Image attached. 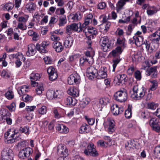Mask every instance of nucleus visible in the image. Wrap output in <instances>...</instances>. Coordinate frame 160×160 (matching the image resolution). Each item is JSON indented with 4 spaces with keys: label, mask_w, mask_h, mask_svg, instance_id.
Wrapping results in <instances>:
<instances>
[{
    "label": "nucleus",
    "mask_w": 160,
    "mask_h": 160,
    "mask_svg": "<svg viewBox=\"0 0 160 160\" xmlns=\"http://www.w3.org/2000/svg\"><path fill=\"white\" fill-rule=\"evenodd\" d=\"M5 96L7 99L9 100H11L14 98V95L13 89L9 88L5 94Z\"/></svg>",
    "instance_id": "30"
},
{
    "label": "nucleus",
    "mask_w": 160,
    "mask_h": 160,
    "mask_svg": "<svg viewBox=\"0 0 160 160\" xmlns=\"http://www.w3.org/2000/svg\"><path fill=\"white\" fill-rule=\"evenodd\" d=\"M89 102L90 100L89 98L83 99L82 101H81L80 103V107L82 108H84L89 103Z\"/></svg>",
    "instance_id": "45"
},
{
    "label": "nucleus",
    "mask_w": 160,
    "mask_h": 160,
    "mask_svg": "<svg viewBox=\"0 0 160 160\" xmlns=\"http://www.w3.org/2000/svg\"><path fill=\"white\" fill-rule=\"evenodd\" d=\"M33 152L32 149L27 147L21 150L18 154L19 157L22 159H25L29 157Z\"/></svg>",
    "instance_id": "8"
},
{
    "label": "nucleus",
    "mask_w": 160,
    "mask_h": 160,
    "mask_svg": "<svg viewBox=\"0 0 160 160\" xmlns=\"http://www.w3.org/2000/svg\"><path fill=\"white\" fill-rule=\"evenodd\" d=\"M68 93L73 97H75L78 96L79 92L78 90L74 87H71L67 91Z\"/></svg>",
    "instance_id": "23"
},
{
    "label": "nucleus",
    "mask_w": 160,
    "mask_h": 160,
    "mask_svg": "<svg viewBox=\"0 0 160 160\" xmlns=\"http://www.w3.org/2000/svg\"><path fill=\"white\" fill-rule=\"evenodd\" d=\"M20 132L24 133L27 135H28L30 133L29 129V127L28 126H25L23 127H21L19 129Z\"/></svg>",
    "instance_id": "42"
},
{
    "label": "nucleus",
    "mask_w": 160,
    "mask_h": 160,
    "mask_svg": "<svg viewBox=\"0 0 160 160\" xmlns=\"http://www.w3.org/2000/svg\"><path fill=\"white\" fill-rule=\"evenodd\" d=\"M93 18V16L92 13L87 14L84 17V23L82 24L80 23L79 28H80V29H82V28H84V27L88 25L90 22H92V19Z\"/></svg>",
    "instance_id": "14"
},
{
    "label": "nucleus",
    "mask_w": 160,
    "mask_h": 160,
    "mask_svg": "<svg viewBox=\"0 0 160 160\" xmlns=\"http://www.w3.org/2000/svg\"><path fill=\"white\" fill-rule=\"evenodd\" d=\"M80 77L79 75L77 73H73L70 75L68 78V81L70 85L75 84L76 85L80 83Z\"/></svg>",
    "instance_id": "9"
},
{
    "label": "nucleus",
    "mask_w": 160,
    "mask_h": 160,
    "mask_svg": "<svg viewBox=\"0 0 160 160\" xmlns=\"http://www.w3.org/2000/svg\"><path fill=\"white\" fill-rule=\"evenodd\" d=\"M23 58L22 59V58H19L16 60L15 63V67L16 68H19L22 64V61L24 62L26 60V58L23 56Z\"/></svg>",
    "instance_id": "39"
},
{
    "label": "nucleus",
    "mask_w": 160,
    "mask_h": 160,
    "mask_svg": "<svg viewBox=\"0 0 160 160\" xmlns=\"http://www.w3.org/2000/svg\"><path fill=\"white\" fill-rule=\"evenodd\" d=\"M126 4V2L122 0H119L116 4V9L117 13H119L123 9V6Z\"/></svg>",
    "instance_id": "29"
},
{
    "label": "nucleus",
    "mask_w": 160,
    "mask_h": 160,
    "mask_svg": "<svg viewBox=\"0 0 160 160\" xmlns=\"http://www.w3.org/2000/svg\"><path fill=\"white\" fill-rule=\"evenodd\" d=\"M79 54H78L72 55L69 56V60L70 62H72L77 59L79 57Z\"/></svg>",
    "instance_id": "63"
},
{
    "label": "nucleus",
    "mask_w": 160,
    "mask_h": 160,
    "mask_svg": "<svg viewBox=\"0 0 160 160\" xmlns=\"http://www.w3.org/2000/svg\"><path fill=\"white\" fill-rule=\"evenodd\" d=\"M47 72L48 74V75L57 72V70L53 66H50L49 67L47 70Z\"/></svg>",
    "instance_id": "54"
},
{
    "label": "nucleus",
    "mask_w": 160,
    "mask_h": 160,
    "mask_svg": "<svg viewBox=\"0 0 160 160\" xmlns=\"http://www.w3.org/2000/svg\"><path fill=\"white\" fill-rule=\"evenodd\" d=\"M81 13L78 12L75 14H71L68 16V20L69 22H77L78 20L79 16H80Z\"/></svg>",
    "instance_id": "21"
},
{
    "label": "nucleus",
    "mask_w": 160,
    "mask_h": 160,
    "mask_svg": "<svg viewBox=\"0 0 160 160\" xmlns=\"http://www.w3.org/2000/svg\"><path fill=\"white\" fill-rule=\"evenodd\" d=\"M57 153L58 156L66 158L68 155V150L64 144H59L57 147Z\"/></svg>",
    "instance_id": "11"
},
{
    "label": "nucleus",
    "mask_w": 160,
    "mask_h": 160,
    "mask_svg": "<svg viewBox=\"0 0 160 160\" xmlns=\"http://www.w3.org/2000/svg\"><path fill=\"white\" fill-rule=\"evenodd\" d=\"M109 99L107 97H104L100 98L99 100V103L102 106H106L109 102Z\"/></svg>",
    "instance_id": "35"
},
{
    "label": "nucleus",
    "mask_w": 160,
    "mask_h": 160,
    "mask_svg": "<svg viewBox=\"0 0 160 160\" xmlns=\"http://www.w3.org/2000/svg\"><path fill=\"white\" fill-rule=\"evenodd\" d=\"M6 107L10 112L15 111L16 107V103L12 102L9 105L6 106Z\"/></svg>",
    "instance_id": "51"
},
{
    "label": "nucleus",
    "mask_w": 160,
    "mask_h": 160,
    "mask_svg": "<svg viewBox=\"0 0 160 160\" xmlns=\"http://www.w3.org/2000/svg\"><path fill=\"white\" fill-rule=\"evenodd\" d=\"M77 104V101L74 98L71 97H68L64 100V104L66 107H72Z\"/></svg>",
    "instance_id": "15"
},
{
    "label": "nucleus",
    "mask_w": 160,
    "mask_h": 160,
    "mask_svg": "<svg viewBox=\"0 0 160 160\" xmlns=\"http://www.w3.org/2000/svg\"><path fill=\"white\" fill-rule=\"evenodd\" d=\"M73 40L71 36L67 37L64 42L63 44L66 48H69L72 45Z\"/></svg>",
    "instance_id": "26"
},
{
    "label": "nucleus",
    "mask_w": 160,
    "mask_h": 160,
    "mask_svg": "<svg viewBox=\"0 0 160 160\" xmlns=\"http://www.w3.org/2000/svg\"><path fill=\"white\" fill-rule=\"evenodd\" d=\"M149 123L152 130L157 132H160V122L158 119L156 118H151L149 120Z\"/></svg>",
    "instance_id": "7"
},
{
    "label": "nucleus",
    "mask_w": 160,
    "mask_h": 160,
    "mask_svg": "<svg viewBox=\"0 0 160 160\" xmlns=\"http://www.w3.org/2000/svg\"><path fill=\"white\" fill-rule=\"evenodd\" d=\"M112 41L107 36H104L100 39L99 41L101 49L104 52L109 51L112 48Z\"/></svg>",
    "instance_id": "2"
},
{
    "label": "nucleus",
    "mask_w": 160,
    "mask_h": 160,
    "mask_svg": "<svg viewBox=\"0 0 160 160\" xmlns=\"http://www.w3.org/2000/svg\"><path fill=\"white\" fill-rule=\"evenodd\" d=\"M157 11V8L155 6H153L150 9L148 10L147 12L148 15L152 16L156 13Z\"/></svg>",
    "instance_id": "40"
},
{
    "label": "nucleus",
    "mask_w": 160,
    "mask_h": 160,
    "mask_svg": "<svg viewBox=\"0 0 160 160\" xmlns=\"http://www.w3.org/2000/svg\"><path fill=\"white\" fill-rule=\"evenodd\" d=\"M133 91L135 99L136 100H140L145 95L146 90L143 86L139 88L138 86L136 85L133 87Z\"/></svg>",
    "instance_id": "5"
},
{
    "label": "nucleus",
    "mask_w": 160,
    "mask_h": 160,
    "mask_svg": "<svg viewBox=\"0 0 160 160\" xmlns=\"http://www.w3.org/2000/svg\"><path fill=\"white\" fill-rule=\"evenodd\" d=\"M36 5L32 2H29L26 5V8L30 12H33L35 10Z\"/></svg>",
    "instance_id": "32"
},
{
    "label": "nucleus",
    "mask_w": 160,
    "mask_h": 160,
    "mask_svg": "<svg viewBox=\"0 0 160 160\" xmlns=\"http://www.w3.org/2000/svg\"><path fill=\"white\" fill-rule=\"evenodd\" d=\"M86 72L87 75L92 73H97V70L94 67H90L87 69Z\"/></svg>",
    "instance_id": "49"
},
{
    "label": "nucleus",
    "mask_w": 160,
    "mask_h": 160,
    "mask_svg": "<svg viewBox=\"0 0 160 160\" xmlns=\"http://www.w3.org/2000/svg\"><path fill=\"white\" fill-rule=\"evenodd\" d=\"M80 65L83 66L90 64L89 62V59L87 58L86 56H83L81 57L79 59Z\"/></svg>",
    "instance_id": "33"
},
{
    "label": "nucleus",
    "mask_w": 160,
    "mask_h": 160,
    "mask_svg": "<svg viewBox=\"0 0 160 160\" xmlns=\"http://www.w3.org/2000/svg\"><path fill=\"white\" fill-rule=\"evenodd\" d=\"M14 7L13 4L12 2H8L5 4L3 7L4 10H7L8 12L12 10Z\"/></svg>",
    "instance_id": "44"
},
{
    "label": "nucleus",
    "mask_w": 160,
    "mask_h": 160,
    "mask_svg": "<svg viewBox=\"0 0 160 160\" xmlns=\"http://www.w3.org/2000/svg\"><path fill=\"white\" fill-rule=\"evenodd\" d=\"M36 48L34 44H29L28 45V50L26 53L27 55L29 57L34 55L37 52Z\"/></svg>",
    "instance_id": "18"
},
{
    "label": "nucleus",
    "mask_w": 160,
    "mask_h": 160,
    "mask_svg": "<svg viewBox=\"0 0 160 160\" xmlns=\"http://www.w3.org/2000/svg\"><path fill=\"white\" fill-rule=\"evenodd\" d=\"M147 106L148 109L155 110L157 108L158 105L154 102H149L147 103Z\"/></svg>",
    "instance_id": "47"
},
{
    "label": "nucleus",
    "mask_w": 160,
    "mask_h": 160,
    "mask_svg": "<svg viewBox=\"0 0 160 160\" xmlns=\"http://www.w3.org/2000/svg\"><path fill=\"white\" fill-rule=\"evenodd\" d=\"M11 56L12 58H15L16 59L19 58H22V59H24L23 58V54L22 53L19 52H18L16 54H11Z\"/></svg>",
    "instance_id": "57"
},
{
    "label": "nucleus",
    "mask_w": 160,
    "mask_h": 160,
    "mask_svg": "<svg viewBox=\"0 0 160 160\" xmlns=\"http://www.w3.org/2000/svg\"><path fill=\"white\" fill-rule=\"evenodd\" d=\"M107 69L105 67L102 68L98 71H97V78L98 79L105 78L107 77Z\"/></svg>",
    "instance_id": "16"
},
{
    "label": "nucleus",
    "mask_w": 160,
    "mask_h": 160,
    "mask_svg": "<svg viewBox=\"0 0 160 160\" xmlns=\"http://www.w3.org/2000/svg\"><path fill=\"white\" fill-rule=\"evenodd\" d=\"M42 76L41 73H32L31 74L30 78L31 80L38 81L39 80Z\"/></svg>",
    "instance_id": "34"
},
{
    "label": "nucleus",
    "mask_w": 160,
    "mask_h": 160,
    "mask_svg": "<svg viewBox=\"0 0 160 160\" xmlns=\"http://www.w3.org/2000/svg\"><path fill=\"white\" fill-rule=\"evenodd\" d=\"M11 116V114L8 111L4 108L0 109V121H2L7 117Z\"/></svg>",
    "instance_id": "22"
},
{
    "label": "nucleus",
    "mask_w": 160,
    "mask_h": 160,
    "mask_svg": "<svg viewBox=\"0 0 160 160\" xmlns=\"http://www.w3.org/2000/svg\"><path fill=\"white\" fill-rule=\"evenodd\" d=\"M1 156L2 160H13L14 154L12 149L6 148L2 151Z\"/></svg>",
    "instance_id": "4"
},
{
    "label": "nucleus",
    "mask_w": 160,
    "mask_h": 160,
    "mask_svg": "<svg viewBox=\"0 0 160 160\" xmlns=\"http://www.w3.org/2000/svg\"><path fill=\"white\" fill-rule=\"evenodd\" d=\"M113 120H110L109 122L108 128L107 131L109 134H112L115 131V124Z\"/></svg>",
    "instance_id": "27"
},
{
    "label": "nucleus",
    "mask_w": 160,
    "mask_h": 160,
    "mask_svg": "<svg viewBox=\"0 0 160 160\" xmlns=\"http://www.w3.org/2000/svg\"><path fill=\"white\" fill-rule=\"evenodd\" d=\"M134 77L137 80H140L142 78V72L138 70H136L134 73Z\"/></svg>",
    "instance_id": "46"
},
{
    "label": "nucleus",
    "mask_w": 160,
    "mask_h": 160,
    "mask_svg": "<svg viewBox=\"0 0 160 160\" xmlns=\"http://www.w3.org/2000/svg\"><path fill=\"white\" fill-rule=\"evenodd\" d=\"M43 59L46 64H51L53 62V61L52 58L48 56H46L44 57Z\"/></svg>",
    "instance_id": "55"
},
{
    "label": "nucleus",
    "mask_w": 160,
    "mask_h": 160,
    "mask_svg": "<svg viewBox=\"0 0 160 160\" xmlns=\"http://www.w3.org/2000/svg\"><path fill=\"white\" fill-rule=\"evenodd\" d=\"M106 6V4L104 2H100L98 4V8L100 9H104Z\"/></svg>",
    "instance_id": "64"
},
{
    "label": "nucleus",
    "mask_w": 160,
    "mask_h": 160,
    "mask_svg": "<svg viewBox=\"0 0 160 160\" xmlns=\"http://www.w3.org/2000/svg\"><path fill=\"white\" fill-rule=\"evenodd\" d=\"M128 69L127 70V72L128 75L130 76L132 75L133 74L135 69V67L134 65L132 64L129 65Z\"/></svg>",
    "instance_id": "43"
},
{
    "label": "nucleus",
    "mask_w": 160,
    "mask_h": 160,
    "mask_svg": "<svg viewBox=\"0 0 160 160\" xmlns=\"http://www.w3.org/2000/svg\"><path fill=\"white\" fill-rule=\"evenodd\" d=\"M119 58H116L115 59H113L112 60V68L113 69L112 70V72H115L116 68L117 65L119 63L120 61V60L119 59Z\"/></svg>",
    "instance_id": "48"
},
{
    "label": "nucleus",
    "mask_w": 160,
    "mask_h": 160,
    "mask_svg": "<svg viewBox=\"0 0 160 160\" xmlns=\"http://www.w3.org/2000/svg\"><path fill=\"white\" fill-rule=\"evenodd\" d=\"M52 46L55 51L58 53L62 52L64 49L62 43L58 41H54L52 44Z\"/></svg>",
    "instance_id": "17"
},
{
    "label": "nucleus",
    "mask_w": 160,
    "mask_h": 160,
    "mask_svg": "<svg viewBox=\"0 0 160 160\" xmlns=\"http://www.w3.org/2000/svg\"><path fill=\"white\" fill-rule=\"evenodd\" d=\"M54 99H60L63 96V93L62 91L58 90L53 92Z\"/></svg>",
    "instance_id": "38"
},
{
    "label": "nucleus",
    "mask_w": 160,
    "mask_h": 160,
    "mask_svg": "<svg viewBox=\"0 0 160 160\" xmlns=\"http://www.w3.org/2000/svg\"><path fill=\"white\" fill-rule=\"evenodd\" d=\"M67 22L66 16L62 15L59 18L58 25L59 26H64Z\"/></svg>",
    "instance_id": "37"
},
{
    "label": "nucleus",
    "mask_w": 160,
    "mask_h": 160,
    "mask_svg": "<svg viewBox=\"0 0 160 160\" xmlns=\"http://www.w3.org/2000/svg\"><path fill=\"white\" fill-rule=\"evenodd\" d=\"M38 112L39 114L42 115L46 114L47 112L46 107L45 106H42L41 108L38 109Z\"/></svg>",
    "instance_id": "56"
},
{
    "label": "nucleus",
    "mask_w": 160,
    "mask_h": 160,
    "mask_svg": "<svg viewBox=\"0 0 160 160\" xmlns=\"http://www.w3.org/2000/svg\"><path fill=\"white\" fill-rule=\"evenodd\" d=\"M154 152L155 155H157L160 158V145L156 147L154 150Z\"/></svg>",
    "instance_id": "58"
},
{
    "label": "nucleus",
    "mask_w": 160,
    "mask_h": 160,
    "mask_svg": "<svg viewBox=\"0 0 160 160\" xmlns=\"http://www.w3.org/2000/svg\"><path fill=\"white\" fill-rule=\"evenodd\" d=\"M49 45L48 42H43L41 44L37 43L35 46L36 48L40 53H46L48 52L47 47Z\"/></svg>",
    "instance_id": "10"
},
{
    "label": "nucleus",
    "mask_w": 160,
    "mask_h": 160,
    "mask_svg": "<svg viewBox=\"0 0 160 160\" xmlns=\"http://www.w3.org/2000/svg\"><path fill=\"white\" fill-rule=\"evenodd\" d=\"M52 91H48L47 92V97L49 99H53L54 98V94L53 92Z\"/></svg>",
    "instance_id": "62"
},
{
    "label": "nucleus",
    "mask_w": 160,
    "mask_h": 160,
    "mask_svg": "<svg viewBox=\"0 0 160 160\" xmlns=\"http://www.w3.org/2000/svg\"><path fill=\"white\" fill-rule=\"evenodd\" d=\"M49 76V79L51 81L55 80L58 78V73L57 72L54 73Z\"/></svg>",
    "instance_id": "61"
},
{
    "label": "nucleus",
    "mask_w": 160,
    "mask_h": 160,
    "mask_svg": "<svg viewBox=\"0 0 160 160\" xmlns=\"http://www.w3.org/2000/svg\"><path fill=\"white\" fill-rule=\"evenodd\" d=\"M119 71H118L116 72V74L118 76H119V79L122 82V83H124L127 81L126 78L127 77V75L124 74L119 73H118Z\"/></svg>",
    "instance_id": "41"
},
{
    "label": "nucleus",
    "mask_w": 160,
    "mask_h": 160,
    "mask_svg": "<svg viewBox=\"0 0 160 160\" xmlns=\"http://www.w3.org/2000/svg\"><path fill=\"white\" fill-rule=\"evenodd\" d=\"M158 67L154 66L150 68L146 71V75L147 76H150L152 78H156L157 77L158 71Z\"/></svg>",
    "instance_id": "13"
},
{
    "label": "nucleus",
    "mask_w": 160,
    "mask_h": 160,
    "mask_svg": "<svg viewBox=\"0 0 160 160\" xmlns=\"http://www.w3.org/2000/svg\"><path fill=\"white\" fill-rule=\"evenodd\" d=\"M55 118L59 119L63 117L64 115V111L63 109H55L53 111Z\"/></svg>",
    "instance_id": "24"
},
{
    "label": "nucleus",
    "mask_w": 160,
    "mask_h": 160,
    "mask_svg": "<svg viewBox=\"0 0 160 160\" xmlns=\"http://www.w3.org/2000/svg\"><path fill=\"white\" fill-rule=\"evenodd\" d=\"M56 129L60 133H67L68 131V128L64 125L57 123L55 126Z\"/></svg>",
    "instance_id": "19"
},
{
    "label": "nucleus",
    "mask_w": 160,
    "mask_h": 160,
    "mask_svg": "<svg viewBox=\"0 0 160 160\" xmlns=\"http://www.w3.org/2000/svg\"><path fill=\"white\" fill-rule=\"evenodd\" d=\"M89 126L86 123L83 124L80 127L79 132L81 134L88 133L89 131L88 130Z\"/></svg>",
    "instance_id": "31"
},
{
    "label": "nucleus",
    "mask_w": 160,
    "mask_h": 160,
    "mask_svg": "<svg viewBox=\"0 0 160 160\" xmlns=\"http://www.w3.org/2000/svg\"><path fill=\"white\" fill-rule=\"evenodd\" d=\"M18 134V130L13 128L8 129L4 134L7 143H12L15 142L16 138Z\"/></svg>",
    "instance_id": "1"
},
{
    "label": "nucleus",
    "mask_w": 160,
    "mask_h": 160,
    "mask_svg": "<svg viewBox=\"0 0 160 160\" xmlns=\"http://www.w3.org/2000/svg\"><path fill=\"white\" fill-rule=\"evenodd\" d=\"M125 39L124 38L121 39L118 38L117 40V43L119 45H122L121 47L123 48L126 47V44H125Z\"/></svg>",
    "instance_id": "50"
},
{
    "label": "nucleus",
    "mask_w": 160,
    "mask_h": 160,
    "mask_svg": "<svg viewBox=\"0 0 160 160\" xmlns=\"http://www.w3.org/2000/svg\"><path fill=\"white\" fill-rule=\"evenodd\" d=\"M111 108L112 113L115 116L121 114L123 112L122 108L119 107L117 104L113 105Z\"/></svg>",
    "instance_id": "20"
},
{
    "label": "nucleus",
    "mask_w": 160,
    "mask_h": 160,
    "mask_svg": "<svg viewBox=\"0 0 160 160\" xmlns=\"http://www.w3.org/2000/svg\"><path fill=\"white\" fill-rule=\"evenodd\" d=\"M152 85H151V87L150 89L151 91H154L156 89L158 86L157 82L156 81H151Z\"/></svg>",
    "instance_id": "59"
},
{
    "label": "nucleus",
    "mask_w": 160,
    "mask_h": 160,
    "mask_svg": "<svg viewBox=\"0 0 160 160\" xmlns=\"http://www.w3.org/2000/svg\"><path fill=\"white\" fill-rule=\"evenodd\" d=\"M82 29L79 28V32L83 31L85 33L86 37H89V38H94L96 35L98 34V32L96 28L92 27H86Z\"/></svg>",
    "instance_id": "3"
},
{
    "label": "nucleus",
    "mask_w": 160,
    "mask_h": 160,
    "mask_svg": "<svg viewBox=\"0 0 160 160\" xmlns=\"http://www.w3.org/2000/svg\"><path fill=\"white\" fill-rule=\"evenodd\" d=\"M132 106L129 104L127 110H126L125 112V116L126 118H130L132 117Z\"/></svg>",
    "instance_id": "36"
},
{
    "label": "nucleus",
    "mask_w": 160,
    "mask_h": 160,
    "mask_svg": "<svg viewBox=\"0 0 160 160\" xmlns=\"http://www.w3.org/2000/svg\"><path fill=\"white\" fill-rule=\"evenodd\" d=\"M136 144L135 142L133 140H130L127 141L125 144V148L126 149H130L136 148Z\"/></svg>",
    "instance_id": "28"
},
{
    "label": "nucleus",
    "mask_w": 160,
    "mask_h": 160,
    "mask_svg": "<svg viewBox=\"0 0 160 160\" xmlns=\"http://www.w3.org/2000/svg\"><path fill=\"white\" fill-rule=\"evenodd\" d=\"M79 30L78 25L76 23H73L70 25H67L66 27V32L68 35H70L72 31H76L78 32Z\"/></svg>",
    "instance_id": "12"
},
{
    "label": "nucleus",
    "mask_w": 160,
    "mask_h": 160,
    "mask_svg": "<svg viewBox=\"0 0 160 160\" xmlns=\"http://www.w3.org/2000/svg\"><path fill=\"white\" fill-rule=\"evenodd\" d=\"M133 39L134 41V43L138 47H140L143 44V37L142 36H134Z\"/></svg>",
    "instance_id": "25"
},
{
    "label": "nucleus",
    "mask_w": 160,
    "mask_h": 160,
    "mask_svg": "<svg viewBox=\"0 0 160 160\" xmlns=\"http://www.w3.org/2000/svg\"><path fill=\"white\" fill-rule=\"evenodd\" d=\"M28 17L29 16L28 15H26L25 17L23 16L19 17L17 20L19 22H22L24 23H26L28 21Z\"/></svg>",
    "instance_id": "53"
},
{
    "label": "nucleus",
    "mask_w": 160,
    "mask_h": 160,
    "mask_svg": "<svg viewBox=\"0 0 160 160\" xmlns=\"http://www.w3.org/2000/svg\"><path fill=\"white\" fill-rule=\"evenodd\" d=\"M113 82L114 84L118 85H120L122 83L121 80L119 79V76H118L117 74L114 77Z\"/></svg>",
    "instance_id": "60"
},
{
    "label": "nucleus",
    "mask_w": 160,
    "mask_h": 160,
    "mask_svg": "<svg viewBox=\"0 0 160 160\" xmlns=\"http://www.w3.org/2000/svg\"><path fill=\"white\" fill-rule=\"evenodd\" d=\"M128 94L125 91H119L114 95L115 99L121 102H125L128 98Z\"/></svg>",
    "instance_id": "6"
},
{
    "label": "nucleus",
    "mask_w": 160,
    "mask_h": 160,
    "mask_svg": "<svg viewBox=\"0 0 160 160\" xmlns=\"http://www.w3.org/2000/svg\"><path fill=\"white\" fill-rule=\"evenodd\" d=\"M99 19L101 24V25L107 22L108 18L106 15H100L99 17Z\"/></svg>",
    "instance_id": "52"
}]
</instances>
